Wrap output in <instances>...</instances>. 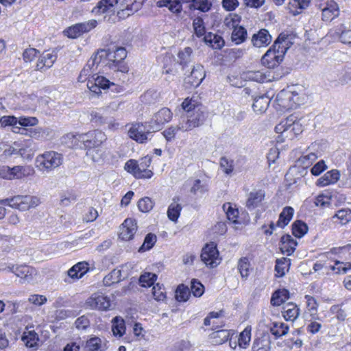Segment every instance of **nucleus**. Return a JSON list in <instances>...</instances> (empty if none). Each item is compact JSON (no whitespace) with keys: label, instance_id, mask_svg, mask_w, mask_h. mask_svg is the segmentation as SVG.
<instances>
[{"label":"nucleus","instance_id":"nucleus-1","mask_svg":"<svg viewBox=\"0 0 351 351\" xmlns=\"http://www.w3.org/2000/svg\"><path fill=\"white\" fill-rule=\"evenodd\" d=\"M182 106L186 112V117H182V120L178 124V128L181 131H188L199 127L207 118L205 108L197 104L195 100L187 98L182 102Z\"/></svg>","mask_w":351,"mask_h":351},{"label":"nucleus","instance_id":"nucleus-2","mask_svg":"<svg viewBox=\"0 0 351 351\" xmlns=\"http://www.w3.org/2000/svg\"><path fill=\"white\" fill-rule=\"evenodd\" d=\"M287 36L280 34L274 41L273 45L262 57V64L267 68H274L280 64L288 49Z\"/></svg>","mask_w":351,"mask_h":351},{"label":"nucleus","instance_id":"nucleus-3","mask_svg":"<svg viewBox=\"0 0 351 351\" xmlns=\"http://www.w3.org/2000/svg\"><path fill=\"white\" fill-rule=\"evenodd\" d=\"M287 36L280 34L274 41L273 45L262 57V64L267 68H274L280 64L288 49Z\"/></svg>","mask_w":351,"mask_h":351},{"label":"nucleus","instance_id":"nucleus-4","mask_svg":"<svg viewBox=\"0 0 351 351\" xmlns=\"http://www.w3.org/2000/svg\"><path fill=\"white\" fill-rule=\"evenodd\" d=\"M62 161V154L54 151H49L38 155L35 164L40 171H49L61 165Z\"/></svg>","mask_w":351,"mask_h":351},{"label":"nucleus","instance_id":"nucleus-5","mask_svg":"<svg viewBox=\"0 0 351 351\" xmlns=\"http://www.w3.org/2000/svg\"><path fill=\"white\" fill-rule=\"evenodd\" d=\"M152 130L148 126V122L145 123H136L132 125L128 130L130 138L139 143H144L152 136Z\"/></svg>","mask_w":351,"mask_h":351},{"label":"nucleus","instance_id":"nucleus-6","mask_svg":"<svg viewBox=\"0 0 351 351\" xmlns=\"http://www.w3.org/2000/svg\"><path fill=\"white\" fill-rule=\"evenodd\" d=\"M173 117V113L168 108H162L156 112L148 122V126L152 132L160 130L165 124L169 123Z\"/></svg>","mask_w":351,"mask_h":351},{"label":"nucleus","instance_id":"nucleus-7","mask_svg":"<svg viewBox=\"0 0 351 351\" xmlns=\"http://www.w3.org/2000/svg\"><path fill=\"white\" fill-rule=\"evenodd\" d=\"M200 256L202 261L210 267H215L219 263V252L217 245L213 242L206 245Z\"/></svg>","mask_w":351,"mask_h":351},{"label":"nucleus","instance_id":"nucleus-8","mask_svg":"<svg viewBox=\"0 0 351 351\" xmlns=\"http://www.w3.org/2000/svg\"><path fill=\"white\" fill-rule=\"evenodd\" d=\"M0 271L12 272L17 277L29 281L32 278L34 269L27 265H14L12 264H3L0 266Z\"/></svg>","mask_w":351,"mask_h":351},{"label":"nucleus","instance_id":"nucleus-9","mask_svg":"<svg viewBox=\"0 0 351 351\" xmlns=\"http://www.w3.org/2000/svg\"><path fill=\"white\" fill-rule=\"evenodd\" d=\"M86 306L90 309L106 311L110 306V300L104 293L97 292L87 299Z\"/></svg>","mask_w":351,"mask_h":351},{"label":"nucleus","instance_id":"nucleus-10","mask_svg":"<svg viewBox=\"0 0 351 351\" xmlns=\"http://www.w3.org/2000/svg\"><path fill=\"white\" fill-rule=\"evenodd\" d=\"M97 25L96 20L92 19L88 22L77 23L71 27H68L65 31L66 35L69 38H76L84 33L88 32Z\"/></svg>","mask_w":351,"mask_h":351},{"label":"nucleus","instance_id":"nucleus-11","mask_svg":"<svg viewBox=\"0 0 351 351\" xmlns=\"http://www.w3.org/2000/svg\"><path fill=\"white\" fill-rule=\"evenodd\" d=\"M82 143L89 149L100 146L106 140V136L101 130H93L84 134Z\"/></svg>","mask_w":351,"mask_h":351},{"label":"nucleus","instance_id":"nucleus-12","mask_svg":"<svg viewBox=\"0 0 351 351\" xmlns=\"http://www.w3.org/2000/svg\"><path fill=\"white\" fill-rule=\"evenodd\" d=\"M322 10V20L325 21H330L335 17L338 16L339 10L336 2L332 0H322L319 5Z\"/></svg>","mask_w":351,"mask_h":351},{"label":"nucleus","instance_id":"nucleus-13","mask_svg":"<svg viewBox=\"0 0 351 351\" xmlns=\"http://www.w3.org/2000/svg\"><path fill=\"white\" fill-rule=\"evenodd\" d=\"M110 84V82L108 79L97 74H93L90 77H88L87 81V87L96 95L101 93V89L105 90L108 88Z\"/></svg>","mask_w":351,"mask_h":351},{"label":"nucleus","instance_id":"nucleus-14","mask_svg":"<svg viewBox=\"0 0 351 351\" xmlns=\"http://www.w3.org/2000/svg\"><path fill=\"white\" fill-rule=\"evenodd\" d=\"M204 77L205 71L203 66L197 64L193 66L190 75L185 77L184 82L191 86L197 87L202 83Z\"/></svg>","mask_w":351,"mask_h":351},{"label":"nucleus","instance_id":"nucleus-15","mask_svg":"<svg viewBox=\"0 0 351 351\" xmlns=\"http://www.w3.org/2000/svg\"><path fill=\"white\" fill-rule=\"evenodd\" d=\"M136 230L137 224L136 220L132 218H128L122 223L119 237L122 240L129 241L133 238Z\"/></svg>","mask_w":351,"mask_h":351},{"label":"nucleus","instance_id":"nucleus-16","mask_svg":"<svg viewBox=\"0 0 351 351\" xmlns=\"http://www.w3.org/2000/svg\"><path fill=\"white\" fill-rule=\"evenodd\" d=\"M103 50L105 51V55H104V58L112 61L114 67L127 56V51L124 47H117L115 49H108Z\"/></svg>","mask_w":351,"mask_h":351},{"label":"nucleus","instance_id":"nucleus-17","mask_svg":"<svg viewBox=\"0 0 351 351\" xmlns=\"http://www.w3.org/2000/svg\"><path fill=\"white\" fill-rule=\"evenodd\" d=\"M271 40L272 38L269 32L265 29H261L257 33L253 34L251 41L253 46L262 47L270 44Z\"/></svg>","mask_w":351,"mask_h":351},{"label":"nucleus","instance_id":"nucleus-18","mask_svg":"<svg viewBox=\"0 0 351 351\" xmlns=\"http://www.w3.org/2000/svg\"><path fill=\"white\" fill-rule=\"evenodd\" d=\"M56 58V54L53 52H43L36 63V69L38 71H45L49 69L53 66Z\"/></svg>","mask_w":351,"mask_h":351},{"label":"nucleus","instance_id":"nucleus-19","mask_svg":"<svg viewBox=\"0 0 351 351\" xmlns=\"http://www.w3.org/2000/svg\"><path fill=\"white\" fill-rule=\"evenodd\" d=\"M117 3L118 0H101L93 8L92 12L96 14L112 13L114 12V7Z\"/></svg>","mask_w":351,"mask_h":351},{"label":"nucleus","instance_id":"nucleus-20","mask_svg":"<svg viewBox=\"0 0 351 351\" xmlns=\"http://www.w3.org/2000/svg\"><path fill=\"white\" fill-rule=\"evenodd\" d=\"M152 162L151 157L147 156L142 158L138 162V173H136V178H150L153 176V172L147 169Z\"/></svg>","mask_w":351,"mask_h":351},{"label":"nucleus","instance_id":"nucleus-21","mask_svg":"<svg viewBox=\"0 0 351 351\" xmlns=\"http://www.w3.org/2000/svg\"><path fill=\"white\" fill-rule=\"evenodd\" d=\"M340 178V173L338 170L333 169L326 172L322 177L317 181V185L319 186H327L330 184L336 183Z\"/></svg>","mask_w":351,"mask_h":351},{"label":"nucleus","instance_id":"nucleus-22","mask_svg":"<svg viewBox=\"0 0 351 351\" xmlns=\"http://www.w3.org/2000/svg\"><path fill=\"white\" fill-rule=\"evenodd\" d=\"M270 99L266 95H260L258 97H256L254 99V103L252 104V108L254 111L256 113H263L265 112L269 104Z\"/></svg>","mask_w":351,"mask_h":351},{"label":"nucleus","instance_id":"nucleus-23","mask_svg":"<svg viewBox=\"0 0 351 351\" xmlns=\"http://www.w3.org/2000/svg\"><path fill=\"white\" fill-rule=\"evenodd\" d=\"M282 315L286 321H294L300 315V309L296 304L289 302L282 308Z\"/></svg>","mask_w":351,"mask_h":351},{"label":"nucleus","instance_id":"nucleus-24","mask_svg":"<svg viewBox=\"0 0 351 351\" xmlns=\"http://www.w3.org/2000/svg\"><path fill=\"white\" fill-rule=\"evenodd\" d=\"M289 330V326L283 322H274L269 327V331L276 339L286 335Z\"/></svg>","mask_w":351,"mask_h":351},{"label":"nucleus","instance_id":"nucleus-25","mask_svg":"<svg viewBox=\"0 0 351 351\" xmlns=\"http://www.w3.org/2000/svg\"><path fill=\"white\" fill-rule=\"evenodd\" d=\"M84 134L68 133L62 138V143L68 147H77L80 146V143H82V136Z\"/></svg>","mask_w":351,"mask_h":351},{"label":"nucleus","instance_id":"nucleus-26","mask_svg":"<svg viewBox=\"0 0 351 351\" xmlns=\"http://www.w3.org/2000/svg\"><path fill=\"white\" fill-rule=\"evenodd\" d=\"M265 197V193L262 191L251 192L246 202V207L249 210H254L258 207Z\"/></svg>","mask_w":351,"mask_h":351},{"label":"nucleus","instance_id":"nucleus-27","mask_svg":"<svg viewBox=\"0 0 351 351\" xmlns=\"http://www.w3.org/2000/svg\"><path fill=\"white\" fill-rule=\"evenodd\" d=\"M6 174H1L2 178L8 180L20 179L25 176L24 167L23 166H14L12 168L4 167Z\"/></svg>","mask_w":351,"mask_h":351},{"label":"nucleus","instance_id":"nucleus-28","mask_svg":"<svg viewBox=\"0 0 351 351\" xmlns=\"http://www.w3.org/2000/svg\"><path fill=\"white\" fill-rule=\"evenodd\" d=\"M204 40L205 43L210 44V45L215 49H221L225 44V42L221 36L213 34L212 32L207 33L205 35Z\"/></svg>","mask_w":351,"mask_h":351},{"label":"nucleus","instance_id":"nucleus-29","mask_svg":"<svg viewBox=\"0 0 351 351\" xmlns=\"http://www.w3.org/2000/svg\"><path fill=\"white\" fill-rule=\"evenodd\" d=\"M180 200L178 197L173 199V202L171 203L167 210L168 218L172 221H177L182 210V206L177 202Z\"/></svg>","mask_w":351,"mask_h":351},{"label":"nucleus","instance_id":"nucleus-30","mask_svg":"<svg viewBox=\"0 0 351 351\" xmlns=\"http://www.w3.org/2000/svg\"><path fill=\"white\" fill-rule=\"evenodd\" d=\"M270 72L262 71H250L246 73V77L250 80L263 83L271 81Z\"/></svg>","mask_w":351,"mask_h":351},{"label":"nucleus","instance_id":"nucleus-31","mask_svg":"<svg viewBox=\"0 0 351 351\" xmlns=\"http://www.w3.org/2000/svg\"><path fill=\"white\" fill-rule=\"evenodd\" d=\"M159 8L166 7L173 13L179 14L182 10L181 3L178 0H160L157 2Z\"/></svg>","mask_w":351,"mask_h":351},{"label":"nucleus","instance_id":"nucleus-32","mask_svg":"<svg viewBox=\"0 0 351 351\" xmlns=\"http://www.w3.org/2000/svg\"><path fill=\"white\" fill-rule=\"evenodd\" d=\"M289 298V292L288 290L278 289L271 296V304L272 306H280L283 304L286 300Z\"/></svg>","mask_w":351,"mask_h":351},{"label":"nucleus","instance_id":"nucleus-33","mask_svg":"<svg viewBox=\"0 0 351 351\" xmlns=\"http://www.w3.org/2000/svg\"><path fill=\"white\" fill-rule=\"evenodd\" d=\"M293 213L294 210L292 207H285L279 215V219L278 221H277V226L282 228L285 227L291 220L293 216Z\"/></svg>","mask_w":351,"mask_h":351},{"label":"nucleus","instance_id":"nucleus-34","mask_svg":"<svg viewBox=\"0 0 351 351\" xmlns=\"http://www.w3.org/2000/svg\"><path fill=\"white\" fill-rule=\"evenodd\" d=\"M230 337V332L227 330H219L210 335L211 343L215 345H221L227 341Z\"/></svg>","mask_w":351,"mask_h":351},{"label":"nucleus","instance_id":"nucleus-35","mask_svg":"<svg viewBox=\"0 0 351 351\" xmlns=\"http://www.w3.org/2000/svg\"><path fill=\"white\" fill-rule=\"evenodd\" d=\"M193 49L186 47L182 50L179 51L178 53V63L184 69L187 64L192 61Z\"/></svg>","mask_w":351,"mask_h":351},{"label":"nucleus","instance_id":"nucleus-36","mask_svg":"<svg viewBox=\"0 0 351 351\" xmlns=\"http://www.w3.org/2000/svg\"><path fill=\"white\" fill-rule=\"evenodd\" d=\"M247 36V30L243 26H237L233 29L231 39L236 45H239L243 43Z\"/></svg>","mask_w":351,"mask_h":351},{"label":"nucleus","instance_id":"nucleus-37","mask_svg":"<svg viewBox=\"0 0 351 351\" xmlns=\"http://www.w3.org/2000/svg\"><path fill=\"white\" fill-rule=\"evenodd\" d=\"M124 278L125 277L122 278L121 270L114 269L104 278L103 282L105 286H110L118 283Z\"/></svg>","mask_w":351,"mask_h":351},{"label":"nucleus","instance_id":"nucleus-38","mask_svg":"<svg viewBox=\"0 0 351 351\" xmlns=\"http://www.w3.org/2000/svg\"><path fill=\"white\" fill-rule=\"evenodd\" d=\"M104 55H105V51L101 49L98 50L97 52L88 60L85 66L90 69V71L92 72L95 71L99 64L101 63L103 58H104Z\"/></svg>","mask_w":351,"mask_h":351},{"label":"nucleus","instance_id":"nucleus-39","mask_svg":"<svg viewBox=\"0 0 351 351\" xmlns=\"http://www.w3.org/2000/svg\"><path fill=\"white\" fill-rule=\"evenodd\" d=\"M22 341L26 346L33 348L37 346L38 341V336L34 330L25 331L22 335Z\"/></svg>","mask_w":351,"mask_h":351},{"label":"nucleus","instance_id":"nucleus-40","mask_svg":"<svg viewBox=\"0 0 351 351\" xmlns=\"http://www.w3.org/2000/svg\"><path fill=\"white\" fill-rule=\"evenodd\" d=\"M112 330L114 335L121 337L125 332V322L120 317H115L112 319Z\"/></svg>","mask_w":351,"mask_h":351},{"label":"nucleus","instance_id":"nucleus-41","mask_svg":"<svg viewBox=\"0 0 351 351\" xmlns=\"http://www.w3.org/2000/svg\"><path fill=\"white\" fill-rule=\"evenodd\" d=\"M26 199V195H16L12 197L11 199H10V207L22 211L27 210H28V206L25 202Z\"/></svg>","mask_w":351,"mask_h":351},{"label":"nucleus","instance_id":"nucleus-42","mask_svg":"<svg viewBox=\"0 0 351 351\" xmlns=\"http://www.w3.org/2000/svg\"><path fill=\"white\" fill-rule=\"evenodd\" d=\"M307 231V225L300 220H297L292 224V233L295 237L302 238Z\"/></svg>","mask_w":351,"mask_h":351},{"label":"nucleus","instance_id":"nucleus-43","mask_svg":"<svg viewBox=\"0 0 351 351\" xmlns=\"http://www.w3.org/2000/svg\"><path fill=\"white\" fill-rule=\"evenodd\" d=\"M190 296V291L188 287L183 284L178 285L176 291V299L178 302H186Z\"/></svg>","mask_w":351,"mask_h":351},{"label":"nucleus","instance_id":"nucleus-44","mask_svg":"<svg viewBox=\"0 0 351 351\" xmlns=\"http://www.w3.org/2000/svg\"><path fill=\"white\" fill-rule=\"evenodd\" d=\"M156 242V236L153 233H149L145 236L143 245L138 252H143L151 250Z\"/></svg>","mask_w":351,"mask_h":351},{"label":"nucleus","instance_id":"nucleus-45","mask_svg":"<svg viewBox=\"0 0 351 351\" xmlns=\"http://www.w3.org/2000/svg\"><path fill=\"white\" fill-rule=\"evenodd\" d=\"M211 7V3L208 0H192L190 4V8L200 10L201 12H208Z\"/></svg>","mask_w":351,"mask_h":351},{"label":"nucleus","instance_id":"nucleus-46","mask_svg":"<svg viewBox=\"0 0 351 351\" xmlns=\"http://www.w3.org/2000/svg\"><path fill=\"white\" fill-rule=\"evenodd\" d=\"M193 27L195 31V34L197 37L199 38L203 36H205L206 34L204 23L201 17H197L193 20Z\"/></svg>","mask_w":351,"mask_h":351},{"label":"nucleus","instance_id":"nucleus-47","mask_svg":"<svg viewBox=\"0 0 351 351\" xmlns=\"http://www.w3.org/2000/svg\"><path fill=\"white\" fill-rule=\"evenodd\" d=\"M223 209L226 212L227 218L233 223L237 221L239 210L232 207L230 203H226L223 205Z\"/></svg>","mask_w":351,"mask_h":351},{"label":"nucleus","instance_id":"nucleus-48","mask_svg":"<svg viewBox=\"0 0 351 351\" xmlns=\"http://www.w3.org/2000/svg\"><path fill=\"white\" fill-rule=\"evenodd\" d=\"M157 279V276L153 273H145L139 278V282L142 287H151Z\"/></svg>","mask_w":351,"mask_h":351},{"label":"nucleus","instance_id":"nucleus-49","mask_svg":"<svg viewBox=\"0 0 351 351\" xmlns=\"http://www.w3.org/2000/svg\"><path fill=\"white\" fill-rule=\"evenodd\" d=\"M251 340V330L245 328L240 333L238 344L240 348H246Z\"/></svg>","mask_w":351,"mask_h":351},{"label":"nucleus","instance_id":"nucleus-50","mask_svg":"<svg viewBox=\"0 0 351 351\" xmlns=\"http://www.w3.org/2000/svg\"><path fill=\"white\" fill-rule=\"evenodd\" d=\"M101 341L99 337H92L86 342L85 349L86 351H101Z\"/></svg>","mask_w":351,"mask_h":351},{"label":"nucleus","instance_id":"nucleus-51","mask_svg":"<svg viewBox=\"0 0 351 351\" xmlns=\"http://www.w3.org/2000/svg\"><path fill=\"white\" fill-rule=\"evenodd\" d=\"M154 207V202L151 198L145 197L138 202V208L143 213L150 211Z\"/></svg>","mask_w":351,"mask_h":351},{"label":"nucleus","instance_id":"nucleus-52","mask_svg":"<svg viewBox=\"0 0 351 351\" xmlns=\"http://www.w3.org/2000/svg\"><path fill=\"white\" fill-rule=\"evenodd\" d=\"M250 263L247 258H241L238 263V269L242 278H246L249 276Z\"/></svg>","mask_w":351,"mask_h":351},{"label":"nucleus","instance_id":"nucleus-53","mask_svg":"<svg viewBox=\"0 0 351 351\" xmlns=\"http://www.w3.org/2000/svg\"><path fill=\"white\" fill-rule=\"evenodd\" d=\"M191 291L194 296L200 297L204 292V287L197 280L193 279L191 283Z\"/></svg>","mask_w":351,"mask_h":351},{"label":"nucleus","instance_id":"nucleus-54","mask_svg":"<svg viewBox=\"0 0 351 351\" xmlns=\"http://www.w3.org/2000/svg\"><path fill=\"white\" fill-rule=\"evenodd\" d=\"M287 267V261L285 258L277 259L275 265V271L278 277H282L285 274V270Z\"/></svg>","mask_w":351,"mask_h":351},{"label":"nucleus","instance_id":"nucleus-55","mask_svg":"<svg viewBox=\"0 0 351 351\" xmlns=\"http://www.w3.org/2000/svg\"><path fill=\"white\" fill-rule=\"evenodd\" d=\"M335 217L339 219L341 224H346L351 220V210H339L335 214Z\"/></svg>","mask_w":351,"mask_h":351},{"label":"nucleus","instance_id":"nucleus-56","mask_svg":"<svg viewBox=\"0 0 351 351\" xmlns=\"http://www.w3.org/2000/svg\"><path fill=\"white\" fill-rule=\"evenodd\" d=\"M38 123V119L33 117H20L17 118V124L23 127L34 126Z\"/></svg>","mask_w":351,"mask_h":351},{"label":"nucleus","instance_id":"nucleus-57","mask_svg":"<svg viewBox=\"0 0 351 351\" xmlns=\"http://www.w3.org/2000/svg\"><path fill=\"white\" fill-rule=\"evenodd\" d=\"M280 241L281 243H285L290 246V250L288 251V256L291 255L295 250V247L298 244L297 241L294 240L289 234H285L282 236Z\"/></svg>","mask_w":351,"mask_h":351},{"label":"nucleus","instance_id":"nucleus-58","mask_svg":"<svg viewBox=\"0 0 351 351\" xmlns=\"http://www.w3.org/2000/svg\"><path fill=\"white\" fill-rule=\"evenodd\" d=\"M207 191V187L205 184H202L199 179L194 180L193 186L191 189V193L195 195L197 193H204Z\"/></svg>","mask_w":351,"mask_h":351},{"label":"nucleus","instance_id":"nucleus-59","mask_svg":"<svg viewBox=\"0 0 351 351\" xmlns=\"http://www.w3.org/2000/svg\"><path fill=\"white\" fill-rule=\"evenodd\" d=\"M343 265V266H339V267L331 266V269L333 271H335L337 274H340V273L346 274V273H347V271L348 270L351 269V263H344L343 262L336 261L335 265Z\"/></svg>","mask_w":351,"mask_h":351},{"label":"nucleus","instance_id":"nucleus-60","mask_svg":"<svg viewBox=\"0 0 351 351\" xmlns=\"http://www.w3.org/2000/svg\"><path fill=\"white\" fill-rule=\"evenodd\" d=\"M39 53V51L34 48L26 49L23 53V60L26 62H32Z\"/></svg>","mask_w":351,"mask_h":351},{"label":"nucleus","instance_id":"nucleus-61","mask_svg":"<svg viewBox=\"0 0 351 351\" xmlns=\"http://www.w3.org/2000/svg\"><path fill=\"white\" fill-rule=\"evenodd\" d=\"M326 167L325 162L323 160H321L311 168V172L313 176H318L326 169Z\"/></svg>","mask_w":351,"mask_h":351},{"label":"nucleus","instance_id":"nucleus-62","mask_svg":"<svg viewBox=\"0 0 351 351\" xmlns=\"http://www.w3.org/2000/svg\"><path fill=\"white\" fill-rule=\"evenodd\" d=\"M220 167L226 174H230L233 171L232 162L229 161L226 157H222L221 158Z\"/></svg>","mask_w":351,"mask_h":351},{"label":"nucleus","instance_id":"nucleus-63","mask_svg":"<svg viewBox=\"0 0 351 351\" xmlns=\"http://www.w3.org/2000/svg\"><path fill=\"white\" fill-rule=\"evenodd\" d=\"M0 123L1 126H13L17 125V118L14 116H3L0 118Z\"/></svg>","mask_w":351,"mask_h":351},{"label":"nucleus","instance_id":"nucleus-64","mask_svg":"<svg viewBox=\"0 0 351 351\" xmlns=\"http://www.w3.org/2000/svg\"><path fill=\"white\" fill-rule=\"evenodd\" d=\"M330 199L328 196L319 195L316 197L315 204L322 208L328 207L330 205Z\"/></svg>","mask_w":351,"mask_h":351}]
</instances>
